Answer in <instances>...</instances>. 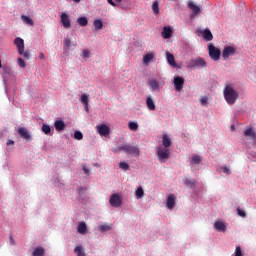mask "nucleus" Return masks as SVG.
Segmentation results:
<instances>
[{
    "mask_svg": "<svg viewBox=\"0 0 256 256\" xmlns=\"http://www.w3.org/2000/svg\"><path fill=\"white\" fill-rule=\"evenodd\" d=\"M113 153H121L123 151L126 155H132L133 157H139L141 155V150L135 144H120L113 148Z\"/></svg>",
    "mask_w": 256,
    "mask_h": 256,
    "instance_id": "f257e3e1",
    "label": "nucleus"
},
{
    "mask_svg": "<svg viewBox=\"0 0 256 256\" xmlns=\"http://www.w3.org/2000/svg\"><path fill=\"white\" fill-rule=\"evenodd\" d=\"M96 31H101L103 29V20L102 19H96L93 23Z\"/></svg>",
    "mask_w": 256,
    "mask_h": 256,
    "instance_id": "393cba45",
    "label": "nucleus"
},
{
    "mask_svg": "<svg viewBox=\"0 0 256 256\" xmlns=\"http://www.w3.org/2000/svg\"><path fill=\"white\" fill-rule=\"evenodd\" d=\"M152 59H155V55L153 53H149L144 56L143 62L147 65V63H151Z\"/></svg>",
    "mask_w": 256,
    "mask_h": 256,
    "instance_id": "cd10ccee",
    "label": "nucleus"
},
{
    "mask_svg": "<svg viewBox=\"0 0 256 256\" xmlns=\"http://www.w3.org/2000/svg\"><path fill=\"white\" fill-rule=\"evenodd\" d=\"M18 65L22 69H25L27 67V64L25 63V60H23V58H18Z\"/></svg>",
    "mask_w": 256,
    "mask_h": 256,
    "instance_id": "79ce46f5",
    "label": "nucleus"
},
{
    "mask_svg": "<svg viewBox=\"0 0 256 256\" xmlns=\"http://www.w3.org/2000/svg\"><path fill=\"white\" fill-rule=\"evenodd\" d=\"M97 131L99 135H101L102 137H106V135H109L111 129L109 128V126L101 124L100 126H97Z\"/></svg>",
    "mask_w": 256,
    "mask_h": 256,
    "instance_id": "ddd939ff",
    "label": "nucleus"
},
{
    "mask_svg": "<svg viewBox=\"0 0 256 256\" xmlns=\"http://www.w3.org/2000/svg\"><path fill=\"white\" fill-rule=\"evenodd\" d=\"M209 57L212 61H219L221 59V50L213 44L208 45Z\"/></svg>",
    "mask_w": 256,
    "mask_h": 256,
    "instance_id": "20e7f679",
    "label": "nucleus"
},
{
    "mask_svg": "<svg viewBox=\"0 0 256 256\" xmlns=\"http://www.w3.org/2000/svg\"><path fill=\"white\" fill-rule=\"evenodd\" d=\"M214 227H215V229H217L218 231H223V232H225L226 229H227V227L225 226V223L219 222V221H216V222H215Z\"/></svg>",
    "mask_w": 256,
    "mask_h": 256,
    "instance_id": "b1692460",
    "label": "nucleus"
},
{
    "mask_svg": "<svg viewBox=\"0 0 256 256\" xmlns=\"http://www.w3.org/2000/svg\"><path fill=\"white\" fill-rule=\"evenodd\" d=\"M111 207H121L123 205V200L119 194H112L109 200Z\"/></svg>",
    "mask_w": 256,
    "mask_h": 256,
    "instance_id": "423d86ee",
    "label": "nucleus"
},
{
    "mask_svg": "<svg viewBox=\"0 0 256 256\" xmlns=\"http://www.w3.org/2000/svg\"><path fill=\"white\" fill-rule=\"evenodd\" d=\"M244 137H247V139H251L254 145H256V131L253 130V128H246L244 130Z\"/></svg>",
    "mask_w": 256,
    "mask_h": 256,
    "instance_id": "9d476101",
    "label": "nucleus"
},
{
    "mask_svg": "<svg viewBox=\"0 0 256 256\" xmlns=\"http://www.w3.org/2000/svg\"><path fill=\"white\" fill-rule=\"evenodd\" d=\"M39 59H42V60L45 59V54H43V52L39 53Z\"/></svg>",
    "mask_w": 256,
    "mask_h": 256,
    "instance_id": "864d4df0",
    "label": "nucleus"
},
{
    "mask_svg": "<svg viewBox=\"0 0 256 256\" xmlns=\"http://www.w3.org/2000/svg\"><path fill=\"white\" fill-rule=\"evenodd\" d=\"M74 139H76V141H81L83 139V133L79 130L75 131Z\"/></svg>",
    "mask_w": 256,
    "mask_h": 256,
    "instance_id": "e433bc0d",
    "label": "nucleus"
},
{
    "mask_svg": "<svg viewBox=\"0 0 256 256\" xmlns=\"http://www.w3.org/2000/svg\"><path fill=\"white\" fill-rule=\"evenodd\" d=\"M171 138H169V136H167V134L163 135L162 136V145L164 147H169L171 145Z\"/></svg>",
    "mask_w": 256,
    "mask_h": 256,
    "instance_id": "a878e982",
    "label": "nucleus"
},
{
    "mask_svg": "<svg viewBox=\"0 0 256 256\" xmlns=\"http://www.w3.org/2000/svg\"><path fill=\"white\" fill-rule=\"evenodd\" d=\"M234 255L235 256H243V251L241 250V246L236 247Z\"/></svg>",
    "mask_w": 256,
    "mask_h": 256,
    "instance_id": "c03bdc74",
    "label": "nucleus"
},
{
    "mask_svg": "<svg viewBox=\"0 0 256 256\" xmlns=\"http://www.w3.org/2000/svg\"><path fill=\"white\" fill-rule=\"evenodd\" d=\"M209 101V98L206 96H203L200 100L201 105H207V102Z\"/></svg>",
    "mask_w": 256,
    "mask_h": 256,
    "instance_id": "de8ad7c7",
    "label": "nucleus"
},
{
    "mask_svg": "<svg viewBox=\"0 0 256 256\" xmlns=\"http://www.w3.org/2000/svg\"><path fill=\"white\" fill-rule=\"evenodd\" d=\"M33 256H44L45 255V250L41 247L36 248L33 253Z\"/></svg>",
    "mask_w": 256,
    "mask_h": 256,
    "instance_id": "c85d7f7f",
    "label": "nucleus"
},
{
    "mask_svg": "<svg viewBox=\"0 0 256 256\" xmlns=\"http://www.w3.org/2000/svg\"><path fill=\"white\" fill-rule=\"evenodd\" d=\"M192 163H194V165H199L201 163V158L198 155H194L192 157Z\"/></svg>",
    "mask_w": 256,
    "mask_h": 256,
    "instance_id": "ea45409f",
    "label": "nucleus"
},
{
    "mask_svg": "<svg viewBox=\"0 0 256 256\" xmlns=\"http://www.w3.org/2000/svg\"><path fill=\"white\" fill-rule=\"evenodd\" d=\"M143 195H145V192L143 191V188L139 187L136 190V197L137 199H141V197H143Z\"/></svg>",
    "mask_w": 256,
    "mask_h": 256,
    "instance_id": "4c0bfd02",
    "label": "nucleus"
},
{
    "mask_svg": "<svg viewBox=\"0 0 256 256\" xmlns=\"http://www.w3.org/2000/svg\"><path fill=\"white\" fill-rule=\"evenodd\" d=\"M54 127L56 131H64L65 130V122L63 120H57L54 123Z\"/></svg>",
    "mask_w": 256,
    "mask_h": 256,
    "instance_id": "aec40b11",
    "label": "nucleus"
},
{
    "mask_svg": "<svg viewBox=\"0 0 256 256\" xmlns=\"http://www.w3.org/2000/svg\"><path fill=\"white\" fill-rule=\"evenodd\" d=\"M71 48V39L65 38L64 39V49H70Z\"/></svg>",
    "mask_w": 256,
    "mask_h": 256,
    "instance_id": "a19ab883",
    "label": "nucleus"
},
{
    "mask_svg": "<svg viewBox=\"0 0 256 256\" xmlns=\"http://www.w3.org/2000/svg\"><path fill=\"white\" fill-rule=\"evenodd\" d=\"M223 95L226 103L228 105H235L239 99V92L233 88L231 85H226L223 90Z\"/></svg>",
    "mask_w": 256,
    "mask_h": 256,
    "instance_id": "f03ea898",
    "label": "nucleus"
},
{
    "mask_svg": "<svg viewBox=\"0 0 256 256\" xmlns=\"http://www.w3.org/2000/svg\"><path fill=\"white\" fill-rule=\"evenodd\" d=\"M188 7L193 12V15H199V13H201V7L195 5L191 0L188 1Z\"/></svg>",
    "mask_w": 256,
    "mask_h": 256,
    "instance_id": "2eb2a0df",
    "label": "nucleus"
},
{
    "mask_svg": "<svg viewBox=\"0 0 256 256\" xmlns=\"http://www.w3.org/2000/svg\"><path fill=\"white\" fill-rule=\"evenodd\" d=\"M148 85L151 87L152 91H157V89H159V82L155 79L150 80Z\"/></svg>",
    "mask_w": 256,
    "mask_h": 256,
    "instance_id": "bb28decb",
    "label": "nucleus"
},
{
    "mask_svg": "<svg viewBox=\"0 0 256 256\" xmlns=\"http://www.w3.org/2000/svg\"><path fill=\"white\" fill-rule=\"evenodd\" d=\"M146 107L149 109V111H155L156 109L155 101L151 96H148L146 99Z\"/></svg>",
    "mask_w": 256,
    "mask_h": 256,
    "instance_id": "a211bd4d",
    "label": "nucleus"
},
{
    "mask_svg": "<svg viewBox=\"0 0 256 256\" xmlns=\"http://www.w3.org/2000/svg\"><path fill=\"white\" fill-rule=\"evenodd\" d=\"M99 231H101V233H105L106 231H111V225H108V224L100 225Z\"/></svg>",
    "mask_w": 256,
    "mask_h": 256,
    "instance_id": "f704fd0d",
    "label": "nucleus"
},
{
    "mask_svg": "<svg viewBox=\"0 0 256 256\" xmlns=\"http://www.w3.org/2000/svg\"><path fill=\"white\" fill-rule=\"evenodd\" d=\"M123 0H115L116 3H121Z\"/></svg>",
    "mask_w": 256,
    "mask_h": 256,
    "instance_id": "6e6d98bb",
    "label": "nucleus"
},
{
    "mask_svg": "<svg viewBox=\"0 0 256 256\" xmlns=\"http://www.w3.org/2000/svg\"><path fill=\"white\" fill-rule=\"evenodd\" d=\"M157 155L160 161H167V159H169L170 157L169 150L163 148H158Z\"/></svg>",
    "mask_w": 256,
    "mask_h": 256,
    "instance_id": "9b49d317",
    "label": "nucleus"
},
{
    "mask_svg": "<svg viewBox=\"0 0 256 256\" xmlns=\"http://www.w3.org/2000/svg\"><path fill=\"white\" fill-rule=\"evenodd\" d=\"M18 134L22 139H25L26 141H31V132H29V130L25 129L24 127L18 128Z\"/></svg>",
    "mask_w": 256,
    "mask_h": 256,
    "instance_id": "f8f14e48",
    "label": "nucleus"
},
{
    "mask_svg": "<svg viewBox=\"0 0 256 256\" xmlns=\"http://www.w3.org/2000/svg\"><path fill=\"white\" fill-rule=\"evenodd\" d=\"M81 103H83V105H85V107H88L89 106V95L83 94L81 96Z\"/></svg>",
    "mask_w": 256,
    "mask_h": 256,
    "instance_id": "473e14b6",
    "label": "nucleus"
},
{
    "mask_svg": "<svg viewBox=\"0 0 256 256\" xmlns=\"http://www.w3.org/2000/svg\"><path fill=\"white\" fill-rule=\"evenodd\" d=\"M60 23H62V26L64 29H71V19H69V16L67 13L63 12L60 16Z\"/></svg>",
    "mask_w": 256,
    "mask_h": 256,
    "instance_id": "6e6552de",
    "label": "nucleus"
},
{
    "mask_svg": "<svg viewBox=\"0 0 256 256\" xmlns=\"http://www.w3.org/2000/svg\"><path fill=\"white\" fill-rule=\"evenodd\" d=\"M128 127L130 131H137L139 129V124L137 122H129Z\"/></svg>",
    "mask_w": 256,
    "mask_h": 256,
    "instance_id": "72a5a7b5",
    "label": "nucleus"
},
{
    "mask_svg": "<svg viewBox=\"0 0 256 256\" xmlns=\"http://www.w3.org/2000/svg\"><path fill=\"white\" fill-rule=\"evenodd\" d=\"M14 44L18 49L19 55H23V51H25V41L23 40V38L17 37L14 40Z\"/></svg>",
    "mask_w": 256,
    "mask_h": 256,
    "instance_id": "1a4fd4ad",
    "label": "nucleus"
},
{
    "mask_svg": "<svg viewBox=\"0 0 256 256\" xmlns=\"http://www.w3.org/2000/svg\"><path fill=\"white\" fill-rule=\"evenodd\" d=\"M21 19L23 23L29 25L30 27H33V25H35V22H33V19H31L29 16L22 15Z\"/></svg>",
    "mask_w": 256,
    "mask_h": 256,
    "instance_id": "5701e85b",
    "label": "nucleus"
},
{
    "mask_svg": "<svg viewBox=\"0 0 256 256\" xmlns=\"http://www.w3.org/2000/svg\"><path fill=\"white\" fill-rule=\"evenodd\" d=\"M77 23L80 25V27H87V25H89V20L87 17L82 16L77 19Z\"/></svg>",
    "mask_w": 256,
    "mask_h": 256,
    "instance_id": "412c9836",
    "label": "nucleus"
},
{
    "mask_svg": "<svg viewBox=\"0 0 256 256\" xmlns=\"http://www.w3.org/2000/svg\"><path fill=\"white\" fill-rule=\"evenodd\" d=\"M173 83L175 91H177V93H181L185 86V78H183V76H176L174 77Z\"/></svg>",
    "mask_w": 256,
    "mask_h": 256,
    "instance_id": "39448f33",
    "label": "nucleus"
},
{
    "mask_svg": "<svg viewBox=\"0 0 256 256\" xmlns=\"http://www.w3.org/2000/svg\"><path fill=\"white\" fill-rule=\"evenodd\" d=\"M83 171L86 175H89V168L83 167Z\"/></svg>",
    "mask_w": 256,
    "mask_h": 256,
    "instance_id": "603ef678",
    "label": "nucleus"
},
{
    "mask_svg": "<svg viewBox=\"0 0 256 256\" xmlns=\"http://www.w3.org/2000/svg\"><path fill=\"white\" fill-rule=\"evenodd\" d=\"M237 213L239 215V217H247V213H245V211L241 210V208H237Z\"/></svg>",
    "mask_w": 256,
    "mask_h": 256,
    "instance_id": "a18cd8bd",
    "label": "nucleus"
},
{
    "mask_svg": "<svg viewBox=\"0 0 256 256\" xmlns=\"http://www.w3.org/2000/svg\"><path fill=\"white\" fill-rule=\"evenodd\" d=\"M152 11L155 15H159V2L155 1L152 5Z\"/></svg>",
    "mask_w": 256,
    "mask_h": 256,
    "instance_id": "c9c22d12",
    "label": "nucleus"
},
{
    "mask_svg": "<svg viewBox=\"0 0 256 256\" xmlns=\"http://www.w3.org/2000/svg\"><path fill=\"white\" fill-rule=\"evenodd\" d=\"M74 253H76L77 256H85V251H83V246H77L74 249Z\"/></svg>",
    "mask_w": 256,
    "mask_h": 256,
    "instance_id": "2f4dec72",
    "label": "nucleus"
},
{
    "mask_svg": "<svg viewBox=\"0 0 256 256\" xmlns=\"http://www.w3.org/2000/svg\"><path fill=\"white\" fill-rule=\"evenodd\" d=\"M11 243H13V237L10 238Z\"/></svg>",
    "mask_w": 256,
    "mask_h": 256,
    "instance_id": "13d9d810",
    "label": "nucleus"
},
{
    "mask_svg": "<svg viewBox=\"0 0 256 256\" xmlns=\"http://www.w3.org/2000/svg\"><path fill=\"white\" fill-rule=\"evenodd\" d=\"M188 69H201L207 67V63L201 57L192 59L187 63Z\"/></svg>",
    "mask_w": 256,
    "mask_h": 256,
    "instance_id": "7ed1b4c3",
    "label": "nucleus"
},
{
    "mask_svg": "<svg viewBox=\"0 0 256 256\" xmlns=\"http://www.w3.org/2000/svg\"><path fill=\"white\" fill-rule=\"evenodd\" d=\"M1 67H3V66H2V64H1V60H0V69H1Z\"/></svg>",
    "mask_w": 256,
    "mask_h": 256,
    "instance_id": "bf43d9fd",
    "label": "nucleus"
},
{
    "mask_svg": "<svg viewBox=\"0 0 256 256\" xmlns=\"http://www.w3.org/2000/svg\"><path fill=\"white\" fill-rule=\"evenodd\" d=\"M23 57L24 59H26L27 61H29L31 59V52H29V50L23 51Z\"/></svg>",
    "mask_w": 256,
    "mask_h": 256,
    "instance_id": "37998d69",
    "label": "nucleus"
},
{
    "mask_svg": "<svg viewBox=\"0 0 256 256\" xmlns=\"http://www.w3.org/2000/svg\"><path fill=\"white\" fill-rule=\"evenodd\" d=\"M236 51L237 50L234 47L226 46L222 52V57H223L224 61H227V59H229V57H233V55H235Z\"/></svg>",
    "mask_w": 256,
    "mask_h": 256,
    "instance_id": "0eeeda50",
    "label": "nucleus"
},
{
    "mask_svg": "<svg viewBox=\"0 0 256 256\" xmlns=\"http://www.w3.org/2000/svg\"><path fill=\"white\" fill-rule=\"evenodd\" d=\"M107 1H108L109 5H112V7L117 6V4H115L113 0H107Z\"/></svg>",
    "mask_w": 256,
    "mask_h": 256,
    "instance_id": "8fccbe9b",
    "label": "nucleus"
},
{
    "mask_svg": "<svg viewBox=\"0 0 256 256\" xmlns=\"http://www.w3.org/2000/svg\"><path fill=\"white\" fill-rule=\"evenodd\" d=\"M167 63L170 67H177V62H175V56L169 52H166Z\"/></svg>",
    "mask_w": 256,
    "mask_h": 256,
    "instance_id": "f3484780",
    "label": "nucleus"
},
{
    "mask_svg": "<svg viewBox=\"0 0 256 256\" xmlns=\"http://www.w3.org/2000/svg\"><path fill=\"white\" fill-rule=\"evenodd\" d=\"M222 171H223V173H226L227 175H230V174H231V170H229V168H227V166H224V167L222 168Z\"/></svg>",
    "mask_w": 256,
    "mask_h": 256,
    "instance_id": "09e8293b",
    "label": "nucleus"
},
{
    "mask_svg": "<svg viewBox=\"0 0 256 256\" xmlns=\"http://www.w3.org/2000/svg\"><path fill=\"white\" fill-rule=\"evenodd\" d=\"M175 194H169L167 200H166V205L169 209H173L175 207V201H176Z\"/></svg>",
    "mask_w": 256,
    "mask_h": 256,
    "instance_id": "dca6fc26",
    "label": "nucleus"
},
{
    "mask_svg": "<svg viewBox=\"0 0 256 256\" xmlns=\"http://www.w3.org/2000/svg\"><path fill=\"white\" fill-rule=\"evenodd\" d=\"M184 184L187 185V187H195V179L193 178H185Z\"/></svg>",
    "mask_w": 256,
    "mask_h": 256,
    "instance_id": "c756f323",
    "label": "nucleus"
},
{
    "mask_svg": "<svg viewBox=\"0 0 256 256\" xmlns=\"http://www.w3.org/2000/svg\"><path fill=\"white\" fill-rule=\"evenodd\" d=\"M171 35H173V30L171 27H164L162 31L163 39H170Z\"/></svg>",
    "mask_w": 256,
    "mask_h": 256,
    "instance_id": "6ab92c4d",
    "label": "nucleus"
},
{
    "mask_svg": "<svg viewBox=\"0 0 256 256\" xmlns=\"http://www.w3.org/2000/svg\"><path fill=\"white\" fill-rule=\"evenodd\" d=\"M85 109H86V111H89V106H87V107L85 106Z\"/></svg>",
    "mask_w": 256,
    "mask_h": 256,
    "instance_id": "4d7b16f0",
    "label": "nucleus"
},
{
    "mask_svg": "<svg viewBox=\"0 0 256 256\" xmlns=\"http://www.w3.org/2000/svg\"><path fill=\"white\" fill-rule=\"evenodd\" d=\"M74 3H81V0H72Z\"/></svg>",
    "mask_w": 256,
    "mask_h": 256,
    "instance_id": "5fc2aeb1",
    "label": "nucleus"
},
{
    "mask_svg": "<svg viewBox=\"0 0 256 256\" xmlns=\"http://www.w3.org/2000/svg\"><path fill=\"white\" fill-rule=\"evenodd\" d=\"M42 131L45 135H51V126L49 124H43Z\"/></svg>",
    "mask_w": 256,
    "mask_h": 256,
    "instance_id": "7c9ffc66",
    "label": "nucleus"
},
{
    "mask_svg": "<svg viewBox=\"0 0 256 256\" xmlns=\"http://www.w3.org/2000/svg\"><path fill=\"white\" fill-rule=\"evenodd\" d=\"M89 55H90L89 50L82 51V57H84V59H89Z\"/></svg>",
    "mask_w": 256,
    "mask_h": 256,
    "instance_id": "49530a36",
    "label": "nucleus"
},
{
    "mask_svg": "<svg viewBox=\"0 0 256 256\" xmlns=\"http://www.w3.org/2000/svg\"><path fill=\"white\" fill-rule=\"evenodd\" d=\"M6 145H15V141H13V140H8L7 142H6Z\"/></svg>",
    "mask_w": 256,
    "mask_h": 256,
    "instance_id": "3c124183",
    "label": "nucleus"
},
{
    "mask_svg": "<svg viewBox=\"0 0 256 256\" xmlns=\"http://www.w3.org/2000/svg\"><path fill=\"white\" fill-rule=\"evenodd\" d=\"M199 33H201L205 41H213V33H211V30L209 28H206L205 30H200Z\"/></svg>",
    "mask_w": 256,
    "mask_h": 256,
    "instance_id": "4468645a",
    "label": "nucleus"
},
{
    "mask_svg": "<svg viewBox=\"0 0 256 256\" xmlns=\"http://www.w3.org/2000/svg\"><path fill=\"white\" fill-rule=\"evenodd\" d=\"M78 233L85 235L87 233V224L85 222H80L78 225Z\"/></svg>",
    "mask_w": 256,
    "mask_h": 256,
    "instance_id": "4be33fe9",
    "label": "nucleus"
},
{
    "mask_svg": "<svg viewBox=\"0 0 256 256\" xmlns=\"http://www.w3.org/2000/svg\"><path fill=\"white\" fill-rule=\"evenodd\" d=\"M119 167L123 171H129V164L127 162H120Z\"/></svg>",
    "mask_w": 256,
    "mask_h": 256,
    "instance_id": "58836bf2",
    "label": "nucleus"
}]
</instances>
